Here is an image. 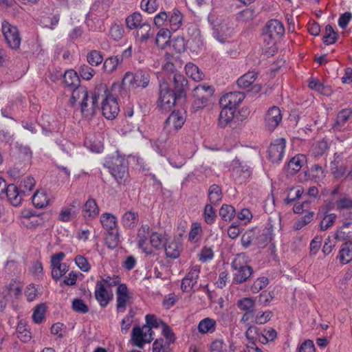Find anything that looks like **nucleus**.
I'll return each instance as SVG.
<instances>
[{
  "mask_svg": "<svg viewBox=\"0 0 352 352\" xmlns=\"http://www.w3.org/2000/svg\"><path fill=\"white\" fill-rule=\"evenodd\" d=\"M89 101L88 91L86 87L79 86L75 88L72 94L70 102L73 106L80 105L82 115L85 118H91L98 107V96L94 95Z\"/></svg>",
  "mask_w": 352,
  "mask_h": 352,
  "instance_id": "f257e3e1",
  "label": "nucleus"
},
{
  "mask_svg": "<svg viewBox=\"0 0 352 352\" xmlns=\"http://www.w3.org/2000/svg\"><path fill=\"white\" fill-rule=\"evenodd\" d=\"M104 166L107 167L111 175L118 184L124 183L128 177L127 166L125 160L119 155L109 156L106 158Z\"/></svg>",
  "mask_w": 352,
  "mask_h": 352,
  "instance_id": "f03ea898",
  "label": "nucleus"
},
{
  "mask_svg": "<svg viewBox=\"0 0 352 352\" xmlns=\"http://www.w3.org/2000/svg\"><path fill=\"white\" fill-rule=\"evenodd\" d=\"M234 270V280L237 283L245 282L252 274V268L247 265V258L244 254H239L232 262Z\"/></svg>",
  "mask_w": 352,
  "mask_h": 352,
  "instance_id": "7ed1b4c3",
  "label": "nucleus"
},
{
  "mask_svg": "<svg viewBox=\"0 0 352 352\" xmlns=\"http://www.w3.org/2000/svg\"><path fill=\"white\" fill-rule=\"evenodd\" d=\"M1 30L9 47L14 50L18 49L21 44V37L16 27L4 21L1 24Z\"/></svg>",
  "mask_w": 352,
  "mask_h": 352,
  "instance_id": "20e7f679",
  "label": "nucleus"
},
{
  "mask_svg": "<svg viewBox=\"0 0 352 352\" xmlns=\"http://www.w3.org/2000/svg\"><path fill=\"white\" fill-rule=\"evenodd\" d=\"M176 98L174 92L170 90L165 80L160 82L159 106L164 110H170L175 104Z\"/></svg>",
  "mask_w": 352,
  "mask_h": 352,
  "instance_id": "39448f33",
  "label": "nucleus"
},
{
  "mask_svg": "<svg viewBox=\"0 0 352 352\" xmlns=\"http://www.w3.org/2000/svg\"><path fill=\"white\" fill-rule=\"evenodd\" d=\"M132 340L133 344L139 348H142L146 343L151 342L153 339L154 331L143 325L142 327H134L132 330Z\"/></svg>",
  "mask_w": 352,
  "mask_h": 352,
  "instance_id": "423d86ee",
  "label": "nucleus"
},
{
  "mask_svg": "<svg viewBox=\"0 0 352 352\" xmlns=\"http://www.w3.org/2000/svg\"><path fill=\"white\" fill-rule=\"evenodd\" d=\"M234 34L232 24L228 20L217 24L213 28V36L220 43H226Z\"/></svg>",
  "mask_w": 352,
  "mask_h": 352,
  "instance_id": "0eeeda50",
  "label": "nucleus"
},
{
  "mask_svg": "<svg viewBox=\"0 0 352 352\" xmlns=\"http://www.w3.org/2000/svg\"><path fill=\"white\" fill-rule=\"evenodd\" d=\"M120 111L117 99L111 94H106L102 102V111L103 116L109 120L115 118Z\"/></svg>",
  "mask_w": 352,
  "mask_h": 352,
  "instance_id": "6e6552de",
  "label": "nucleus"
},
{
  "mask_svg": "<svg viewBox=\"0 0 352 352\" xmlns=\"http://www.w3.org/2000/svg\"><path fill=\"white\" fill-rule=\"evenodd\" d=\"M100 222L111 236L109 240L118 241L120 235L117 228L116 217L111 213H104L100 216Z\"/></svg>",
  "mask_w": 352,
  "mask_h": 352,
  "instance_id": "1a4fd4ad",
  "label": "nucleus"
},
{
  "mask_svg": "<svg viewBox=\"0 0 352 352\" xmlns=\"http://www.w3.org/2000/svg\"><path fill=\"white\" fill-rule=\"evenodd\" d=\"M116 310L118 313H124L131 302V296L126 284H122L117 287Z\"/></svg>",
  "mask_w": 352,
  "mask_h": 352,
  "instance_id": "9d476101",
  "label": "nucleus"
},
{
  "mask_svg": "<svg viewBox=\"0 0 352 352\" xmlns=\"http://www.w3.org/2000/svg\"><path fill=\"white\" fill-rule=\"evenodd\" d=\"M286 140L284 138L275 140L269 146L268 157L272 162L282 160L285 151Z\"/></svg>",
  "mask_w": 352,
  "mask_h": 352,
  "instance_id": "9b49d317",
  "label": "nucleus"
},
{
  "mask_svg": "<svg viewBox=\"0 0 352 352\" xmlns=\"http://www.w3.org/2000/svg\"><path fill=\"white\" fill-rule=\"evenodd\" d=\"M186 120V113L181 111H173L165 122V127L168 131H178L184 124Z\"/></svg>",
  "mask_w": 352,
  "mask_h": 352,
  "instance_id": "f8f14e48",
  "label": "nucleus"
},
{
  "mask_svg": "<svg viewBox=\"0 0 352 352\" xmlns=\"http://www.w3.org/2000/svg\"><path fill=\"white\" fill-rule=\"evenodd\" d=\"M257 78V74L254 71H250L243 74L237 80V84L241 89H249L254 93L260 91L261 87L254 84Z\"/></svg>",
  "mask_w": 352,
  "mask_h": 352,
  "instance_id": "ddd939ff",
  "label": "nucleus"
},
{
  "mask_svg": "<svg viewBox=\"0 0 352 352\" xmlns=\"http://www.w3.org/2000/svg\"><path fill=\"white\" fill-rule=\"evenodd\" d=\"M244 95L239 91L226 94L219 100L221 107L229 108L234 111L235 108L243 101Z\"/></svg>",
  "mask_w": 352,
  "mask_h": 352,
  "instance_id": "4468645a",
  "label": "nucleus"
},
{
  "mask_svg": "<svg viewBox=\"0 0 352 352\" xmlns=\"http://www.w3.org/2000/svg\"><path fill=\"white\" fill-rule=\"evenodd\" d=\"M282 120L280 109L276 106L270 107L265 115V126L270 131L274 130Z\"/></svg>",
  "mask_w": 352,
  "mask_h": 352,
  "instance_id": "2eb2a0df",
  "label": "nucleus"
},
{
  "mask_svg": "<svg viewBox=\"0 0 352 352\" xmlns=\"http://www.w3.org/2000/svg\"><path fill=\"white\" fill-rule=\"evenodd\" d=\"M200 272V267L198 265L192 267L190 271L183 278L181 288L184 292H190L197 283V280Z\"/></svg>",
  "mask_w": 352,
  "mask_h": 352,
  "instance_id": "dca6fc26",
  "label": "nucleus"
},
{
  "mask_svg": "<svg viewBox=\"0 0 352 352\" xmlns=\"http://www.w3.org/2000/svg\"><path fill=\"white\" fill-rule=\"evenodd\" d=\"M94 296L99 305L102 307H105L112 299L113 294L111 292L107 291L102 283L96 282Z\"/></svg>",
  "mask_w": 352,
  "mask_h": 352,
  "instance_id": "f3484780",
  "label": "nucleus"
},
{
  "mask_svg": "<svg viewBox=\"0 0 352 352\" xmlns=\"http://www.w3.org/2000/svg\"><path fill=\"white\" fill-rule=\"evenodd\" d=\"M6 195L10 203L14 206L21 204L24 194L14 184H9L6 188Z\"/></svg>",
  "mask_w": 352,
  "mask_h": 352,
  "instance_id": "a211bd4d",
  "label": "nucleus"
},
{
  "mask_svg": "<svg viewBox=\"0 0 352 352\" xmlns=\"http://www.w3.org/2000/svg\"><path fill=\"white\" fill-rule=\"evenodd\" d=\"M318 217L320 219V229L325 231L332 227L337 219V215L335 213H329L320 210L318 212Z\"/></svg>",
  "mask_w": 352,
  "mask_h": 352,
  "instance_id": "6ab92c4d",
  "label": "nucleus"
},
{
  "mask_svg": "<svg viewBox=\"0 0 352 352\" xmlns=\"http://www.w3.org/2000/svg\"><path fill=\"white\" fill-rule=\"evenodd\" d=\"M264 31L279 39L284 34L285 28L280 21L272 19L267 23Z\"/></svg>",
  "mask_w": 352,
  "mask_h": 352,
  "instance_id": "aec40b11",
  "label": "nucleus"
},
{
  "mask_svg": "<svg viewBox=\"0 0 352 352\" xmlns=\"http://www.w3.org/2000/svg\"><path fill=\"white\" fill-rule=\"evenodd\" d=\"M184 16L180 10L177 8H174L168 13V25L169 30L173 32H176L182 25Z\"/></svg>",
  "mask_w": 352,
  "mask_h": 352,
  "instance_id": "412c9836",
  "label": "nucleus"
},
{
  "mask_svg": "<svg viewBox=\"0 0 352 352\" xmlns=\"http://www.w3.org/2000/svg\"><path fill=\"white\" fill-rule=\"evenodd\" d=\"M99 212V207L93 198H89L83 206L82 213L86 219H95L98 216Z\"/></svg>",
  "mask_w": 352,
  "mask_h": 352,
  "instance_id": "4be33fe9",
  "label": "nucleus"
},
{
  "mask_svg": "<svg viewBox=\"0 0 352 352\" xmlns=\"http://www.w3.org/2000/svg\"><path fill=\"white\" fill-rule=\"evenodd\" d=\"M126 27L129 30L140 29L143 25L146 24V22L143 21L142 16L140 12H135L129 15L126 19Z\"/></svg>",
  "mask_w": 352,
  "mask_h": 352,
  "instance_id": "5701e85b",
  "label": "nucleus"
},
{
  "mask_svg": "<svg viewBox=\"0 0 352 352\" xmlns=\"http://www.w3.org/2000/svg\"><path fill=\"white\" fill-rule=\"evenodd\" d=\"M216 320L211 318H205L198 324V331L201 334L212 333L216 330Z\"/></svg>",
  "mask_w": 352,
  "mask_h": 352,
  "instance_id": "b1692460",
  "label": "nucleus"
},
{
  "mask_svg": "<svg viewBox=\"0 0 352 352\" xmlns=\"http://www.w3.org/2000/svg\"><path fill=\"white\" fill-rule=\"evenodd\" d=\"M139 218L137 212L133 211L126 212L122 217L121 222L124 228L133 229L138 223Z\"/></svg>",
  "mask_w": 352,
  "mask_h": 352,
  "instance_id": "393cba45",
  "label": "nucleus"
},
{
  "mask_svg": "<svg viewBox=\"0 0 352 352\" xmlns=\"http://www.w3.org/2000/svg\"><path fill=\"white\" fill-rule=\"evenodd\" d=\"M233 176L241 177L244 179L250 175V171L246 164H243L239 160H234L232 162Z\"/></svg>",
  "mask_w": 352,
  "mask_h": 352,
  "instance_id": "a878e982",
  "label": "nucleus"
},
{
  "mask_svg": "<svg viewBox=\"0 0 352 352\" xmlns=\"http://www.w3.org/2000/svg\"><path fill=\"white\" fill-rule=\"evenodd\" d=\"M32 204L37 208H42L49 204L50 199L43 190H37L32 197Z\"/></svg>",
  "mask_w": 352,
  "mask_h": 352,
  "instance_id": "bb28decb",
  "label": "nucleus"
},
{
  "mask_svg": "<svg viewBox=\"0 0 352 352\" xmlns=\"http://www.w3.org/2000/svg\"><path fill=\"white\" fill-rule=\"evenodd\" d=\"M307 157L305 155L299 154L294 157L288 163V170L294 174L298 172L306 163Z\"/></svg>",
  "mask_w": 352,
  "mask_h": 352,
  "instance_id": "cd10ccee",
  "label": "nucleus"
},
{
  "mask_svg": "<svg viewBox=\"0 0 352 352\" xmlns=\"http://www.w3.org/2000/svg\"><path fill=\"white\" fill-rule=\"evenodd\" d=\"M336 239L352 240V222L344 223L336 232Z\"/></svg>",
  "mask_w": 352,
  "mask_h": 352,
  "instance_id": "c85d7f7f",
  "label": "nucleus"
},
{
  "mask_svg": "<svg viewBox=\"0 0 352 352\" xmlns=\"http://www.w3.org/2000/svg\"><path fill=\"white\" fill-rule=\"evenodd\" d=\"M184 69L186 74L193 80L200 81L204 78L203 72L192 63H187Z\"/></svg>",
  "mask_w": 352,
  "mask_h": 352,
  "instance_id": "c756f323",
  "label": "nucleus"
},
{
  "mask_svg": "<svg viewBox=\"0 0 352 352\" xmlns=\"http://www.w3.org/2000/svg\"><path fill=\"white\" fill-rule=\"evenodd\" d=\"M170 30L162 28L156 35L155 44L160 48L164 49L169 43L170 38Z\"/></svg>",
  "mask_w": 352,
  "mask_h": 352,
  "instance_id": "7c9ffc66",
  "label": "nucleus"
},
{
  "mask_svg": "<svg viewBox=\"0 0 352 352\" xmlns=\"http://www.w3.org/2000/svg\"><path fill=\"white\" fill-rule=\"evenodd\" d=\"M234 112V111L231 109L222 107L219 117V126L221 128L227 126L232 121Z\"/></svg>",
  "mask_w": 352,
  "mask_h": 352,
  "instance_id": "2f4dec72",
  "label": "nucleus"
},
{
  "mask_svg": "<svg viewBox=\"0 0 352 352\" xmlns=\"http://www.w3.org/2000/svg\"><path fill=\"white\" fill-rule=\"evenodd\" d=\"M339 258L342 264H347L352 260V243H342Z\"/></svg>",
  "mask_w": 352,
  "mask_h": 352,
  "instance_id": "473e14b6",
  "label": "nucleus"
},
{
  "mask_svg": "<svg viewBox=\"0 0 352 352\" xmlns=\"http://www.w3.org/2000/svg\"><path fill=\"white\" fill-rule=\"evenodd\" d=\"M22 291V288L19 283L16 281L11 282L9 285L2 289L3 292L7 294V298L10 300L12 298L19 296Z\"/></svg>",
  "mask_w": 352,
  "mask_h": 352,
  "instance_id": "72a5a7b5",
  "label": "nucleus"
},
{
  "mask_svg": "<svg viewBox=\"0 0 352 352\" xmlns=\"http://www.w3.org/2000/svg\"><path fill=\"white\" fill-rule=\"evenodd\" d=\"M208 199L210 204L214 205L218 204L221 201L222 193L219 186L213 184L209 188Z\"/></svg>",
  "mask_w": 352,
  "mask_h": 352,
  "instance_id": "f704fd0d",
  "label": "nucleus"
},
{
  "mask_svg": "<svg viewBox=\"0 0 352 352\" xmlns=\"http://www.w3.org/2000/svg\"><path fill=\"white\" fill-rule=\"evenodd\" d=\"M306 175L310 179L316 182L321 181L325 177L322 166L319 165L313 166Z\"/></svg>",
  "mask_w": 352,
  "mask_h": 352,
  "instance_id": "c9c22d12",
  "label": "nucleus"
},
{
  "mask_svg": "<svg viewBox=\"0 0 352 352\" xmlns=\"http://www.w3.org/2000/svg\"><path fill=\"white\" fill-rule=\"evenodd\" d=\"M121 278L118 275L113 276H105L101 278V280L97 281V283H102L105 288H111L114 286L119 287V285H122L120 283Z\"/></svg>",
  "mask_w": 352,
  "mask_h": 352,
  "instance_id": "e433bc0d",
  "label": "nucleus"
},
{
  "mask_svg": "<svg viewBox=\"0 0 352 352\" xmlns=\"http://www.w3.org/2000/svg\"><path fill=\"white\" fill-rule=\"evenodd\" d=\"M145 322L146 324H144L145 327L153 330V329H158L162 327V324L164 322L159 318H157L155 315L153 314H146L145 316Z\"/></svg>",
  "mask_w": 352,
  "mask_h": 352,
  "instance_id": "4c0bfd02",
  "label": "nucleus"
},
{
  "mask_svg": "<svg viewBox=\"0 0 352 352\" xmlns=\"http://www.w3.org/2000/svg\"><path fill=\"white\" fill-rule=\"evenodd\" d=\"M150 82V74L144 71L135 73V87H146Z\"/></svg>",
  "mask_w": 352,
  "mask_h": 352,
  "instance_id": "58836bf2",
  "label": "nucleus"
},
{
  "mask_svg": "<svg viewBox=\"0 0 352 352\" xmlns=\"http://www.w3.org/2000/svg\"><path fill=\"white\" fill-rule=\"evenodd\" d=\"M63 81L65 84L68 86H77L79 83V78L77 73L73 70L69 69L65 72L63 76Z\"/></svg>",
  "mask_w": 352,
  "mask_h": 352,
  "instance_id": "ea45409f",
  "label": "nucleus"
},
{
  "mask_svg": "<svg viewBox=\"0 0 352 352\" xmlns=\"http://www.w3.org/2000/svg\"><path fill=\"white\" fill-rule=\"evenodd\" d=\"M352 116L351 109H344L339 111L337 116L336 124L334 125L335 129H339L342 124H344L347 120L350 119Z\"/></svg>",
  "mask_w": 352,
  "mask_h": 352,
  "instance_id": "a19ab883",
  "label": "nucleus"
},
{
  "mask_svg": "<svg viewBox=\"0 0 352 352\" xmlns=\"http://www.w3.org/2000/svg\"><path fill=\"white\" fill-rule=\"evenodd\" d=\"M16 332L19 339L23 342H27L32 338L30 331L28 329L26 325L22 322H20L18 324Z\"/></svg>",
  "mask_w": 352,
  "mask_h": 352,
  "instance_id": "79ce46f5",
  "label": "nucleus"
},
{
  "mask_svg": "<svg viewBox=\"0 0 352 352\" xmlns=\"http://www.w3.org/2000/svg\"><path fill=\"white\" fill-rule=\"evenodd\" d=\"M46 312V306L45 304L41 303L38 305L34 309L32 314V320L35 323H41L44 318Z\"/></svg>",
  "mask_w": 352,
  "mask_h": 352,
  "instance_id": "37998d69",
  "label": "nucleus"
},
{
  "mask_svg": "<svg viewBox=\"0 0 352 352\" xmlns=\"http://www.w3.org/2000/svg\"><path fill=\"white\" fill-rule=\"evenodd\" d=\"M164 248L168 257L176 258L180 254L181 248L179 243H165Z\"/></svg>",
  "mask_w": 352,
  "mask_h": 352,
  "instance_id": "c03bdc74",
  "label": "nucleus"
},
{
  "mask_svg": "<svg viewBox=\"0 0 352 352\" xmlns=\"http://www.w3.org/2000/svg\"><path fill=\"white\" fill-rule=\"evenodd\" d=\"M338 37V33L334 31L333 28L330 25H327L325 28V32L323 36L324 43L327 45L333 44L337 41Z\"/></svg>",
  "mask_w": 352,
  "mask_h": 352,
  "instance_id": "a18cd8bd",
  "label": "nucleus"
},
{
  "mask_svg": "<svg viewBox=\"0 0 352 352\" xmlns=\"http://www.w3.org/2000/svg\"><path fill=\"white\" fill-rule=\"evenodd\" d=\"M219 215L224 221H230L235 215V210L230 205H223L219 210Z\"/></svg>",
  "mask_w": 352,
  "mask_h": 352,
  "instance_id": "49530a36",
  "label": "nucleus"
},
{
  "mask_svg": "<svg viewBox=\"0 0 352 352\" xmlns=\"http://www.w3.org/2000/svg\"><path fill=\"white\" fill-rule=\"evenodd\" d=\"M142 27V28L138 30L136 34L139 40L142 43H144L153 35V33L151 32V25L148 23Z\"/></svg>",
  "mask_w": 352,
  "mask_h": 352,
  "instance_id": "de8ad7c7",
  "label": "nucleus"
},
{
  "mask_svg": "<svg viewBox=\"0 0 352 352\" xmlns=\"http://www.w3.org/2000/svg\"><path fill=\"white\" fill-rule=\"evenodd\" d=\"M140 7L142 10L152 14L157 10L159 2L157 0H142Z\"/></svg>",
  "mask_w": 352,
  "mask_h": 352,
  "instance_id": "09e8293b",
  "label": "nucleus"
},
{
  "mask_svg": "<svg viewBox=\"0 0 352 352\" xmlns=\"http://www.w3.org/2000/svg\"><path fill=\"white\" fill-rule=\"evenodd\" d=\"M160 244L154 245L153 243H138V248L146 256L154 255L157 254Z\"/></svg>",
  "mask_w": 352,
  "mask_h": 352,
  "instance_id": "8fccbe9b",
  "label": "nucleus"
},
{
  "mask_svg": "<svg viewBox=\"0 0 352 352\" xmlns=\"http://www.w3.org/2000/svg\"><path fill=\"white\" fill-rule=\"evenodd\" d=\"M276 336L277 333L276 330L272 327H268L264 329L261 338H259V341L263 344H266L270 341L274 340Z\"/></svg>",
  "mask_w": 352,
  "mask_h": 352,
  "instance_id": "3c124183",
  "label": "nucleus"
},
{
  "mask_svg": "<svg viewBox=\"0 0 352 352\" xmlns=\"http://www.w3.org/2000/svg\"><path fill=\"white\" fill-rule=\"evenodd\" d=\"M87 59L91 65L97 66L102 62L103 56L100 52L92 50L88 53Z\"/></svg>",
  "mask_w": 352,
  "mask_h": 352,
  "instance_id": "603ef678",
  "label": "nucleus"
},
{
  "mask_svg": "<svg viewBox=\"0 0 352 352\" xmlns=\"http://www.w3.org/2000/svg\"><path fill=\"white\" fill-rule=\"evenodd\" d=\"M303 192V188L300 186L290 188L288 192V195L285 200V202L288 204H292L296 199H299L302 196Z\"/></svg>",
  "mask_w": 352,
  "mask_h": 352,
  "instance_id": "864d4df0",
  "label": "nucleus"
},
{
  "mask_svg": "<svg viewBox=\"0 0 352 352\" xmlns=\"http://www.w3.org/2000/svg\"><path fill=\"white\" fill-rule=\"evenodd\" d=\"M314 212H307L303 217H302L295 223L294 228L297 230L302 229L304 226H305L306 225L309 224L312 221V220L314 219Z\"/></svg>",
  "mask_w": 352,
  "mask_h": 352,
  "instance_id": "5fc2aeb1",
  "label": "nucleus"
},
{
  "mask_svg": "<svg viewBox=\"0 0 352 352\" xmlns=\"http://www.w3.org/2000/svg\"><path fill=\"white\" fill-rule=\"evenodd\" d=\"M120 62L118 56H112L107 58L103 64L104 69L109 73L113 72Z\"/></svg>",
  "mask_w": 352,
  "mask_h": 352,
  "instance_id": "6e6d98bb",
  "label": "nucleus"
},
{
  "mask_svg": "<svg viewBox=\"0 0 352 352\" xmlns=\"http://www.w3.org/2000/svg\"><path fill=\"white\" fill-rule=\"evenodd\" d=\"M75 208L76 206L73 203L69 207L63 209L59 214L60 220L63 221H69L75 215Z\"/></svg>",
  "mask_w": 352,
  "mask_h": 352,
  "instance_id": "4d7b16f0",
  "label": "nucleus"
},
{
  "mask_svg": "<svg viewBox=\"0 0 352 352\" xmlns=\"http://www.w3.org/2000/svg\"><path fill=\"white\" fill-rule=\"evenodd\" d=\"M36 184L35 179L32 177H27L24 178L20 184L19 188L22 192L25 195L27 192H29L33 189Z\"/></svg>",
  "mask_w": 352,
  "mask_h": 352,
  "instance_id": "13d9d810",
  "label": "nucleus"
},
{
  "mask_svg": "<svg viewBox=\"0 0 352 352\" xmlns=\"http://www.w3.org/2000/svg\"><path fill=\"white\" fill-rule=\"evenodd\" d=\"M214 251L212 248L205 246L198 254L199 260L202 263H206L213 258Z\"/></svg>",
  "mask_w": 352,
  "mask_h": 352,
  "instance_id": "bf43d9fd",
  "label": "nucleus"
},
{
  "mask_svg": "<svg viewBox=\"0 0 352 352\" xmlns=\"http://www.w3.org/2000/svg\"><path fill=\"white\" fill-rule=\"evenodd\" d=\"M210 352H226L227 345L221 339H216L213 340L209 349Z\"/></svg>",
  "mask_w": 352,
  "mask_h": 352,
  "instance_id": "052dcab7",
  "label": "nucleus"
},
{
  "mask_svg": "<svg viewBox=\"0 0 352 352\" xmlns=\"http://www.w3.org/2000/svg\"><path fill=\"white\" fill-rule=\"evenodd\" d=\"M237 306L241 310L244 311H252L254 302L250 298H244L238 300Z\"/></svg>",
  "mask_w": 352,
  "mask_h": 352,
  "instance_id": "680f3d73",
  "label": "nucleus"
},
{
  "mask_svg": "<svg viewBox=\"0 0 352 352\" xmlns=\"http://www.w3.org/2000/svg\"><path fill=\"white\" fill-rule=\"evenodd\" d=\"M154 24L158 27H162L164 25H168V13L165 11H161L157 14L153 19Z\"/></svg>",
  "mask_w": 352,
  "mask_h": 352,
  "instance_id": "e2e57ef3",
  "label": "nucleus"
},
{
  "mask_svg": "<svg viewBox=\"0 0 352 352\" xmlns=\"http://www.w3.org/2000/svg\"><path fill=\"white\" fill-rule=\"evenodd\" d=\"M124 30L122 25L114 24L109 32L110 36L115 41H120L124 36Z\"/></svg>",
  "mask_w": 352,
  "mask_h": 352,
  "instance_id": "0e129e2a",
  "label": "nucleus"
},
{
  "mask_svg": "<svg viewBox=\"0 0 352 352\" xmlns=\"http://www.w3.org/2000/svg\"><path fill=\"white\" fill-rule=\"evenodd\" d=\"M327 148V142L324 140H321L312 146L311 152L315 156L318 157L324 154Z\"/></svg>",
  "mask_w": 352,
  "mask_h": 352,
  "instance_id": "69168bd1",
  "label": "nucleus"
},
{
  "mask_svg": "<svg viewBox=\"0 0 352 352\" xmlns=\"http://www.w3.org/2000/svg\"><path fill=\"white\" fill-rule=\"evenodd\" d=\"M59 21V17L54 15L52 17L42 16L41 23L45 28L54 29Z\"/></svg>",
  "mask_w": 352,
  "mask_h": 352,
  "instance_id": "338daca9",
  "label": "nucleus"
},
{
  "mask_svg": "<svg viewBox=\"0 0 352 352\" xmlns=\"http://www.w3.org/2000/svg\"><path fill=\"white\" fill-rule=\"evenodd\" d=\"M269 283V280L267 277L262 276L257 278L252 285V291L254 293H257L264 287H265Z\"/></svg>",
  "mask_w": 352,
  "mask_h": 352,
  "instance_id": "774afa93",
  "label": "nucleus"
}]
</instances>
